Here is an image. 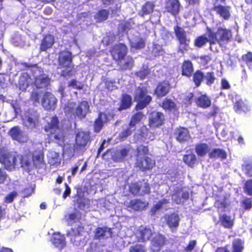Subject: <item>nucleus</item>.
I'll use <instances>...</instances> for the list:
<instances>
[{
    "instance_id": "obj_10",
    "label": "nucleus",
    "mask_w": 252,
    "mask_h": 252,
    "mask_svg": "<svg viewBox=\"0 0 252 252\" xmlns=\"http://www.w3.org/2000/svg\"><path fill=\"white\" fill-rule=\"evenodd\" d=\"M175 32L180 43L179 51L182 53L188 51L189 49L190 40L187 37L185 32L183 29L178 27L175 28Z\"/></svg>"
},
{
    "instance_id": "obj_35",
    "label": "nucleus",
    "mask_w": 252,
    "mask_h": 252,
    "mask_svg": "<svg viewBox=\"0 0 252 252\" xmlns=\"http://www.w3.org/2000/svg\"><path fill=\"white\" fill-rule=\"evenodd\" d=\"M196 103L200 107L206 108L210 106L211 102L208 96L206 95H202L198 98Z\"/></svg>"
},
{
    "instance_id": "obj_24",
    "label": "nucleus",
    "mask_w": 252,
    "mask_h": 252,
    "mask_svg": "<svg viewBox=\"0 0 252 252\" xmlns=\"http://www.w3.org/2000/svg\"><path fill=\"white\" fill-rule=\"evenodd\" d=\"M151 242V249L154 251H158L161 247H162L165 243L164 237L159 234H155Z\"/></svg>"
},
{
    "instance_id": "obj_64",
    "label": "nucleus",
    "mask_w": 252,
    "mask_h": 252,
    "mask_svg": "<svg viewBox=\"0 0 252 252\" xmlns=\"http://www.w3.org/2000/svg\"><path fill=\"white\" fill-rule=\"evenodd\" d=\"M244 60L246 62V63L249 68L252 67V53L249 52L244 57Z\"/></svg>"
},
{
    "instance_id": "obj_38",
    "label": "nucleus",
    "mask_w": 252,
    "mask_h": 252,
    "mask_svg": "<svg viewBox=\"0 0 252 252\" xmlns=\"http://www.w3.org/2000/svg\"><path fill=\"white\" fill-rule=\"evenodd\" d=\"M210 157L211 158L224 159L226 157V153L223 150L220 149H215L210 153Z\"/></svg>"
},
{
    "instance_id": "obj_48",
    "label": "nucleus",
    "mask_w": 252,
    "mask_h": 252,
    "mask_svg": "<svg viewBox=\"0 0 252 252\" xmlns=\"http://www.w3.org/2000/svg\"><path fill=\"white\" fill-rule=\"evenodd\" d=\"M242 170L246 175L252 177V163H245L242 165Z\"/></svg>"
},
{
    "instance_id": "obj_21",
    "label": "nucleus",
    "mask_w": 252,
    "mask_h": 252,
    "mask_svg": "<svg viewBox=\"0 0 252 252\" xmlns=\"http://www.w3.org/2000/svg\"><path fill=\"white\" fill-rule=\"evenodd\" d=\"M165 219L168 226L172 229L179 226L180 218L176 213L168 214L165 216Z\"/></svg>"
},
{
    "instance_id": "obj_62",
    "label": "nucleus",
    "mask_w": 252,
    "mask_h": 252,
    "mask_svg": "<svg viewBox=\"0 0 252 252\" xmlns=\"http://www.w3.org/2000/svg\"><path fill=\"white\" fill-rule=\"evenodd\" d=\"M88 202L89 201L85 199L79 200L78 202L79 208L84 210L88 209L89 208Z\"/></svg>"
},
{
    "instance_id": "obj_7",
    "label": "nucleus",
    "mask_w": 252,
    "mask_h": 252,
    "mask_svg": "<svg viewBox=\"0 0 252 252\" xmlns=\"http://www.w3.org/2000/svg\"><path fill=\"white\" fill-rule=\"evenodd\" d=\"M59 66L65 68L63 71L62 75L66 77L71 76L75 74L72 64V54L68 51L61 52L59 56Z\"/></svg>"
},
{
    "instance_id": "obj_3",
    "label": "nucleus",
    "mask_w": 252,
    "mask_h": 252,
    "mask_svg": "<svg viewBox=\"0 0 252 252\" xmlns=\"http://www.w3.org/2000/svg\"><path fill=\"white\" fill-rule=\"evenodd\" d=\"M126 53V47L125 45L119 44L115 45L111 51L113 59L116 61H120L118 63L122 69H130L133 65V61L132 58H127L123 60Z\"/></svg>"
},
{
    "instance_id": "obj_54",
    "label": "nucleus",
    "mask_w": 252,
    "mask_h": 252,
    "mask_svg": "<svg viewBox=\"0 0 252 252\" xmlns=\"http://www.w3.org/2000/svg\"><path fill=\"white\" fill-rule=\"evenodd\" d=\"M148 153V149L146 146H140L137 148V157L141 158V156H143L144 157Z\"/></svg>"
},
{
    "instance_id": "obj_37",
    "label": "nucleus",
    "mask_w": 252,
    "mask_h": 252,
    "mask_svg": "<svg viewBox=\"0 0 252 252\" xmlns=\"http://www.w3.org/2000/svg\"><path fill=\"white\" fill-rule=\"evenodd\" d=\"M131 97L130 95L127 94H124L122 97L121 101V105L120 109H126L131 106Z\"/></svg>"
},
{
    "instance_id": "obj_47",
    "label": "nucleus",
    "mask_w": 252,
    "mask_h": 252,
    "mask_svg": "<svg viewBox=\"0 0 252 252\" xmlns=\"http://www.w3.org/2000/svg\"><path fill=\"white\" fill-rule=\"evenodd\" d=\"M204 75L200 71H197L194 74L193 81L197 86H199L202 80L204 79Z\"/></svg>"
},
{
    "instance_id": "obj_29",
    "label": "nucleus",
    "mask_w": 252,
    "mask_h": 252,
    "mask_svg": "<svg viewBox=\"0 0 252 252\" xmlns=\"http://www.w3.org/2000/svg\"><path fill=\"white\" fill-rule=\"evenodd\" d=\"M214 10L216 12L217 14L224 19H228L230 16L229 7L222 5L215 6Z\"/></svg>"
},
{
    "instance_id": "obj_22",
    "label": "nucleus",
    "mask_w": 252,
    "mask_h": 252,
    "mask_svg": "<svg viewBox=\"0 0 252 252\" xmlns=\"http://www.w3.org/2000/svg\"><path fill=\"white\" fill-rule=\"evenodd\" d=\"M148 205L145 201L139 200H133L128 203H126V206L129 210H133L135 211L142 210L145 209Z\"/></svg>"
},
{
    "instance_id": "obj_17",
    "label": "nucleus",
    "mask_w": 252,
    "mask_h": 252,
    "mask_svg": "<svg viewBox=\"0 0 252 252\" xmlns=\"http://www.w3.org/2000/svg\"><path fill=\"white\" fill-rule=\"evenodd\" d=\"M143 158L137 157L136 166L142 170L152 168L155 164V161L149 157Z\"/></svg>"
},
{
    "instance_id": "obj_23",
    "label": "nucleus",
    "mask_w": 252,
    "mask_h": 252,
    "mask_svg": "<svg viewBox=\"0 0 252 252\" xmlns=\"http://www.w3.org/2000/svg\"><path fill=\"white\" fill-rule=\"evenodd\" d=\"M111 229L108 227H98L95 231V239H105L111 236Z\"/></svg>"
},
{
    "instance_id": "obj_27",
    "label": "nucleus",
    "mask_w": 252,
    "mask_h": 252,
    "mask_svg": "<svg viewBox=\"0 0 252 252\" xmlns=\"http://www.w3.org/2000/svg\"><path fill=\"white\" fill-rule=\"evenodd\" d=\"M166 8L168 12L173 15L178 13L180 9V3L178 0H168Z\"/></svg>"
},
{
    "instance_id": "obj_43",
    "label": "nucleus",
    "mask_w": 252,
    "mask_h": 252,
    "mask_svg": "<svg viewBox=\"0 0 252 252\" xmlns=\"http://www.w3.org/2000/svg\"><path fill=\"white\" fill-rule=\"evenodd\" d=\"M108 13L105 10H102L97 12L94 16L97 22H101L106 20L108 18Z\"/></svg>"
},
{
    "instance_id": "obj_25",
    "label": "nucleus",
    "mask_w": 252,
    "mask_h": 252,
    "mask_svg": "<svg viewBox=\"0 0 252 252\" xmlns=\"http://www.w3.org/2000/svg\"><path fill=\"white\" fill-rule=\"evenodd\" d=\"M176 137L180 142H183L189 140L190 138V135L188 129L184 127H180L176 131Z\"/></svg>"
},
{
    "instance_id": "obj_50",
    "label": "nucleus",
    "mask_w": 252,
    "mask_h": 252,
    "mask_svg": "<svg viewBox=\"0 0 252 252\" xmlns=\"http://www.w3.org/2000/svg\"><path fill=\"white\" fill-rule=\"evenodd\" d=\"M207 42H209V37L208 39L205 36H201L197 38L195 41V45L197 47H201Z\"/></svg>"
},
{
    "instance_id": "obj_9",
    "label": "nucleus",
    "mask_w": 252,
    "mask_h": 252,
    "mask_svg": "<svg viewBox=\"0 0 252 252\" xmlns=\"http://www.w3.org/2000/svg\"><path fill=\"white\" fill-rule=\"evenodd\" d=\"M147 89L145 87H138L135 94V100L138 102L136 108L137 110L142 109L151 101V96L147 95Z\"/></svg>"
},
{
    "instance_id": "obj_4",
    "label": "nucleus",
    "mask_w": 252,
    "mask_h": 252,
    "mask_svg": "<svg viewBox=\"0 0 252 252\" xmlns=\"http://www.w3.org/2000/svg\"><path fill=\"white\" fill-rule=\"evenodd\" d=\"M64 111L68 117L77 116L79 118L82 119L85 118L89 112V105L86 101L81 102L77 106L75 103L69 102L65 105Z\"/></svg>"
},
{
    "instance_id": "obj_20",
    "label": "nucleus",
    "mask_w": 252,
    "mask_h": 252,
    "mask_svg": "<svg viewBox=\"0 0 252 252\" xmlns=\"http://www.w3.org/2000/svg\"><path fill=\"white\" fill-rule=\"evenodd\" d=\"M51 241L56 247L60 250L63 249L66 245L64 236L60 233H54Z\"/></svg>"
},
{
    "instance_id": "obj_57",
    "label": "nucleus",
    "mask_w": 252,
    "mask_h": 252,
    "mask_svg": "<svg viewBox=\"0 0 252 252\" xmlns=\"http://www.w3.org/2000/svg\"><path fill=\"white\" fill-rule=\"evenodd\" d=\"M69 86L73 89H82L83 87V84L75 79L72 80L69 83Z\"/></svg>"
},
{
    "instance_id": "obj_49",
    "label": "nucleus",
    "mask_w": 252,
    "mask_h": 252,
    "mask_svg": "<svg viewBox=\"0 0 252 252\" xmlns=\"http://www.w3.org/2000/svg\"><path fill=\"white\" fill-rule=\"evenodd\" d=\"M175 103L169 99H166L162 102V107L164 109L172 110L175 107Z\"/></svg>"
},
{
    "instance_id": "obj_8",
    "label": "nucleus",
    "mask_w": 252,
    "mask_h": 252,
    "mask_svg": "<svg viewBox=\"0 0 252 252\" xmlns=\"http://www.w3.org/2000/svg\"><path fill=\"white\" fill-rule=\"evenodd\" d=\"M33 79V83L37 88H44L49 84L50 79L47 75L43 72V69L37 65L33 66L31 69Z\"/></svg>"
},
{
    "instance_id": "obj_2",
    "label": "nucleus",
    "mask_w": 252,
    "mask_h": 252,
    "mask_svg": "<svg viewBox=\"0 0 252 252\" xmlns=\"http://www.w3.org/2000/svg\"><path fill=\"white\" fill-rule=\"evenodd\" d=\"M210 49L214 52H217L220 46L226 43L231 38L230 31L225 29H219L216 32L208 30Z\"/></svg>"
},
{
    "instance_id": "obj_32",
    "label": "nucleus",
    "mask_w": 252,
    "mask_h": 252,
    "mask_svg": "<svg viewBox=\"0 0 252 252\" xmlns=\"http://www.w3.org/2000/svg\"><path fill=\"white\" fill-rule=\"evenodd\" d=\"M129 40L131 49H140L145 46L144 40L138 36H135L133 38L129 39Z\"/></svg>"
},
{
    "instance_id": "obj_36",
    "label": "nucleus",
    "mask_w": 252,
    "mask_h": 252,
    "mask_svg": "<svg viewBox=\"0 0 252 252\" xmlns=\"http://www.w3.org/2000/svg\"><path fill=\"white\" fill-rule=\"evenodd\" d=\"M193 71L192 65L190 62L185 61L182 66L183 75L190 76Z\"/></svg>"
},
{
    "instance_id": "obj_52",
    "label": "nucleus",
    "mask_w": 252,
    "mask_h": 252,
    "mask_svg": "<svg viewBox=\"0 0 252 252\" xmlns=\"http://www.w3.org/2000/svg\"><path fill=\"white\" fill-rule=\"evenodd\" d=\"M215 79L214 75L212 72H207L204 75V80L206 81V83L208 85L212 84Z\"/></svg>"
},
{
    "instance_id": "obj_31",
    "label": "nucleus",
    "mask_w": 252,
    "mask_h": 252,
    "mask_svg": "<svg viewBox=\"0 0 252 252\" xmlns=\"http://www.w3.org/2000/svg\"><path fill=\"white\" fill-rule=\"evenodd\" d=\"M54 43V38L51 35H46L42 40L41 46L40 50L45 51L48 49L50 48Z\"/></svg>"
},
{
    "instance_id": "obj_61",
    "label": "nucleus",
    "mask_w": 252,
    "mask_h": 252,
    "mask_svg": "<svg viewBox=\"0 0 252 252\" xmlns=\"http://www.w3.org/2000/svg\"><path fill=\"white\" fill-rule=\"evenodd\" d=\"M245 190L249 195H252V180H248L245 184Z\"/></svg>"
},
{
    "instance_id": "obj_59",
    "label": "nucleus",
    "mask_w": 252,
    "mask_h": 252,
    "mask_svg": "<svg viewBox=\"0 0 252 252\" xmlns=\"http://www.w3.org/2000/svg\"><path fill=\"white\" fill-rule=\"evenodd\" d=\"M130 190L134 194L140 195L141 189H140V185L137 183H134L130 187Z\"/></svg>"
},
{
    "instance_id": "obj_58",
    "label": "nucleus",
    "mask_w": 252,
    "mask_h": 252,
    "mask_svg": "<svg viewBox=\"0 0 252 252\" xmlns=\"http://www.w3.org/2000/svg\"><path fill=\"white\" fill-rule=\"evenodd\" d=\"M217 132L218 134H220V136H221L222 138H224L227 133L226 127L224 126H220L217 129Z\"/></svg>"
},
{
    "instance_id": "obj_33",
    "label": "nucleus",
    "mask_w": 252,
    "mask_h": 252,
    "mask_svg": "<svg viewBox=\"0 0 252 252\" xmlns=\"http://www.w3.org/2000/svg\"><path fill=\"white\" fill-rule=\"evenodd\" d=\"M234 217L223 215L220 218V221L222 225L225 228H231L233 225Z\"/></svg>"
},
{
    "instance_id": "obj_11",
    "label": "nucleus",
    "mask_w": 252,
    "mask_h": 252,
    "mask_svg": "<svg viewBox=\"0 0 252 252\" xmlns=\"http://www.w3.org/2000/svg\"><path fill=\"white\" fill-rule=\"evenodd\" d=\"M39 116L36 112L28 113L22 117L23 125L27 128L33 129L39 126Z\"/></svg>"
},
{
    "instance_id": "obj_60",
    "label": "nucleus",
    "mask_w": 252,
    "mask_h": 252,
    "mask_svg": "<svg viewBox=\"0 0 252 252\" xmlns=\"http://www.w3.org/2000/svg\"><path fill=\"white\" fill-rule=\"evenodd\" d=\"M129 252H146V251L143 246L135 245L130 247Z\"/></svg>"
},
{
    "instance_id": "obj_26",
    "label": "nucleus",
    "mask_w": 252,
    "mask_h": 252,
    "mask_svg": "<svg viewBox=\"0 0 252 252\" xmlns=\"http://www.w3.org/2000/svg\"><path fill=\"white\" fill-rule=\"evenodd\" d=\"M47 157L48 162L51 165L57 166L60 164L61 158L59 153L53 150H50L48 152Z\"/></svg>"
},
{
    "instance_id": "obj_40",
    "label": "nucleus",
    "mask_w": 252,
    "mask_h": 252,
    "mask_svg": "<svg viewBox=\"0 0 252 252\" xmlns=\"http://www.w3.org/2000/svg\"><path fill=\"white\" fill-rule=\"evenodd\" d=\"M169 203V200L167 199H163L160 200L158 203L151 210V212L153 213H155L156 211L161 208H164L166 209L167 207V204Z\"/></svg>"
},
{
    "instance_id": "obj_46",
    "label": "nucleus",
    "mask_w": 252,
    "mask_h": 252,
    "mask_svg": "<svg viewBox=\"0 0 252 252\" xmlns=\"http://www.w3.org/2000/svg\"><path fill=\"white\" fill-rule=\"evenodd\" d=\"M215 205L219 209H222L225 208L226 206V199L224 197H218L216 199Z\"/></svg>"
},
{
    "instance_id": "obj_56",
    "label": "nucleus",
    "mask_w": 252,
    "mask_h": 252,
    "mask_svg": "<svg viewBox=\"0 0 252 252\" xmlns=\"http://www.w3.org/2000/svg\"><path fill=\"white\" fill-rule=\"evenodd\" d=\"M140 189L141 191L140 195H143L144 194L148 193L150 192V188L149 184L147 183H143L140 185Z\"/></svg>"
},
{
    "instance_id": "obj_5",
    "label": "nucleus",
    "mask_w": 252,
    "mask_h": 252,
    "mask_svg": "<svg viewBox=\"0 0 252 252\" xmlns=\"http://www.w3.org/2000/svg\"><path fill=\"white\" fill-rule=\"evenodd\" d=\"M90 141L89 133L84 131H79L76 133L75 138V144L74 145L73 153L69 155V157H73L75 154L80 155L84 153L88 143Z\"/></svg>"
},
{
    "instance_id": "obj_19",
    "label": "nucleus",
    "mask_w": 252,
    "mask_h": 252,
    "mask_svg": "<svg viewBox=\"0 0 252 252\" xmlns=\"http://www.w3.org/2000/svg\"><path fill=\"white\" fill-rule=\"evenodd\" d=\"M152 231L149 228L140 226L137 230L135 235L138 241H145L149 240L152 235Z\"/></svg>"
},
{
    "instance_id": "obj_44",
    "label": "nucleus",
    "mask_w": 252,
    "mask_h": 252,
    "mask_svg": "<svg viewBox=\"0 0 252 252\" xmlns=\"http://www.w3.org/2000/svg\"><path fill=\"white\" fill-rule=\"evenodd\" d=\"M184 161L190 166H192L196 161V156L193 154L185 155L184 157Z\"/></svg>"
},
{
    "instance_id": "obj_34",
    "label": "nucleus",
    "mask_w": 252,
    "mask_h": 252,
    "mask_svg": "<svg viewBox=\"0 0 252 252\" xmlns=\"http://www.w3.org/2000/svg\"><path fill=\"white\" fill-rule=\"evenodd\" d=\"M209 151V146L206 144H199L195 147V151L198 156L203 157L205 156Z\"/></svg>"
},
{
    "instance_id": "obj_28",
    "label": "nucleus",
    "mask_w": 252,
    "mask_h": 252,
    "mask_svg": "<svg viewBox=\"0 0 252 252\" xmlns=\"http://www.w3.org/2000/svg\"><path fill=\"white\" fill-rule=\"evenodd\" d=\"M30 153H32V161L34 165L38 167H40L43 163V154L40 149L37 151L33 152L32 150L30 151Z\"/></svg>"
},
{
    "instance_id": "obj_63",
    "label": "nucleus",
    "mask_w": 252,
    "mask_h": 252,
    "mask_svg": "<svg viewBox=\"0 0 252 252\" xmlns=\"http://www.w3.org/2000/svg\"><path fill=\"white\" fill-rule=\"evenodd\" d=\"M134 129L132 128L130 126L129 128H128L127 129L122 131L120 134V137L121 139L123 140L126 137H127L129 135L131 134L132 131L134 130Z\"/></svg>"
},
{
    "instance_id": "obj_55",
    "label": "nucleus",
    "mask_w": 252,
    "mask_h": 252,
    "mask_svg": "<svg viewBox=\"0 0 252 252\" xmlns=\"http://www.w3.org/2000/svg\"><path fill=\"white\" fill-rule=\"evenodd\" d=\"M41 96V92L35 91L32 92L31 94V99L35 103L39 104L40 102V98Z\"/></svg>"
},
{
    "instance_id": "obj_30",
    "label": "nucleus",
    "mask_w": 252,
    "mask_h": 252,
    "mask_svg": "<svg viewBox=\"0 0 252 252\" xmlns=\"http://www.w3.org/2000/svg\"><path fill=\"white\" fill-rule=\"evenodd\" d=\"M169 85L167 82H162L159 84L155 90V93L158 97L165 95L169 92Z\"/></svg>"
},
{
    "instance_id": "obj_41",
    "label": "nucleus",
    "mask_w": 252,
    "mask_h": 252,
    "mask_svg": "<svg viewBox=\"0 0 252 252\" xmlns=\"http://www.w3.org/2000/svg\"><path fill=\"white\" fill-rule=\"evenodd\" d=\"M234 109L237 113H240L242 111L245 112L248 110V107L245 105L242 99L237 101L234 105Z\"/></svg>"
},
{
    "instance_id": "obj_42",
    "label": "nucleus",
    "mask_w": 252,
    "mask_h": 252,
    "mask_svg": "<svg viewBox=\"0 0 252 252\" xmlns=\"http://www.w3.org/2000/svg\"><path fill=\"white\" fill-rule=\"evenodd\" d=\"M232 252H242L243 249V243L240 239H235L233 241Z\"/></svg>"
},
{
    "instance_id": "obj_39",
    "label": "nucleus",
    "mask_w": 252,
    "mask_h": 252,
    "mask_svg": "<svg viewBox=\"0 0 252 252\" xmlns=\"http://www.w3.org/2000/svg\"><path fill=\"white\" fill-rule=\"evenodd\" d=\"M143 114L141 112H138L133 115L130 122L129 126L133 128L136 124H138L142 118L143 117Z\"/></svg>"
},
{
    "instance_id": "obj_16",
    "label": "nucleus",
    "mask_w": 252,
    "mask_h": 252,
    "mask_svg": "<svg viewBox=\"0 0 252 252\" xmlns=\"http://www.w3.org/2000/svg\"><path fill=\"white\" fill-rule=\"evenodd\" d=\"M189 192L186 189H181L176 191L172 196V201L181 204L189 198Z\"/></svg>"
},
{
    "instance_id": "obj_12",
    "label": "nucleus",
    "mask_w": 252,
    "mask_h": 252,
    "mask_svg": "<svg viewBox=\"0 0 252 252\" xmlns=\"http://www.w3.org/2000/svg\"><path fill=\"white\" fill-rule=\"evenodd\" d=\"M113 117V115L110 113H100L98 118L94 122V131L96 132H99L104 125L109 122Z\"/></svg>"
},
{
    "instance_id": "obj_45",
    "label": "nucleus",
    "mask_w": 252,
    "mask_h": 252,
    "mask_svg": "<svg viewBox=\"0 0 252 252\" xmlns=\"http://www.w3.org/2000/svg\"><path fill=\"white\" fill-rule=\"evenodd\" d=\"M128 154V151L126 149H123L120 151H117L115 153L114 159L117 161L122 160Z\"/></svg>"
},
{
    "instance_id": "obj_14",
    "label": "nucleus",
    "mask_w": 252,
    "mask_h": 252,
    "mask_svg": "<svg viewBox=\"0 0 252 252\" xmlns=\"http://www.w3.org/2000/svg\"><path fill=\"white\" fill-rule=\"evenodd\" d=\"M57 100L55 96L50 93L44 94L41 100L42 106L46 110H54Z\"/></svg>"
},
{
    "instance_id": "obj_6",
    "label": "nucleus",
    "mask_w": 252,
    "mask_h": 252,
    "mask_svg": "<svg viewBox=\"0 0 252 252\" xmlns=\"http://www.w3.org/2000/svg\"><path fill=\"white\" fill-rule=\"evenodd\" d=\"M59 121L58 118L53 117L51 121L48 123L45 127V130L50 132V138L54 139L59 145H62L64 141V136L63 131L59 128L58 126Z\"/></svg>"
},
{
    "instance_id": "obj_15",
    "label": "nucleus",
    "mask_w": 252,
    "mask_h": 252,
    "mask_svg": "<svg viewBox=\"0 0 252 252\" xmlns=\"http://www.w3.org/2000/svg\"><path fill=\"white\" fill-rule=\"evenodd\" d=\"M164 116L161 112H153L149 117V126L151 127H158L163 123Z\"/></svg>"
},
{
    "instance_id": "obj_1",
    "label": "nucleus",
    "mask_w": 252,
    "mask_h": 252,
    "mask_svg": "<svg viewBox=\"0 0 252 252\" xmlns=\"http://www.w3.org/2000/svg\"><path fill=\"white\" fill-rule=\"evenodd\" d=\"M0 162L4 165L7 170H11L16 167H28L30 161L26 159L25 157L18 155L16 153L3 152L0 154Z\"/></svg>"
},
{
    "instance_id": "obj_18",
    "label": "nucleus",
    "mask_w": 252,
    "mask_h": 252,
    "mask_svg": "<svg viewBox=\"0 0 252 252\" xmlns=\"http://www.w3.org/2000/svg\"><path fill=\"white\" fill-rule=\"evenodd\" d=\"M33 79L31 75L27 73H23L20 76L19 81V89L22 91H25L29 87L32 85Z\"/></svg>"
},
{
    "instance_id": "obj_51",
    "label": "nucleus",
    "mask_w": 252,
    "mask_h": 252,
    "mask_svg": "<svg viewBox=\"0 0 252 252\" xmlns=\"http://www.w3.org/2000/svg\"><path fill=\"white\" fill-rule=\"evenodd\" d=\"M80 217L79 214L78 212L70 214L66 217V220L68 223L71 224L77 221Z\"/></svg>"
},
{
    "instance_id": "obj_53",
    "label": "nucleus",
    "mask_w": 252,
    "mask_h": 252,
    "mask_svg": "<svg viewBox=\"0 0 252 252\" xmlns=\"http://www.w3.org/2000/svg\"><path fill=\"white\" fill-rule=\"evenodd\" d=\"M154 8L153 4L151 2H147L142 7L143 15L150 13L153 11Z\"/></svg>"
},
{
    "instance_id": "obj_13",
    "label": "nucleus",
    "mask_w": 252,
    "mask_h": 252,
    "mask_svg": "<svg viewBox=\"0 0 252 252\" xmlns=\"http://www.w3.org/2000/svg\"><path fill=\"white\" fill-rule=\"evenodd\" d=\"M9 135L13 140L19 142L24 143L28 141L29 137L27 134L18 126H14L9 131Z\"/></svg>"
}]
</instances>
